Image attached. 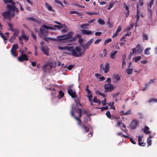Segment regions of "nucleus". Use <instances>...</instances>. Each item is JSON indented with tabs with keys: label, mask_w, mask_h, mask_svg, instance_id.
Here are the masks:
<instances>
[{
	"label": "nucleus",
	"mask_w": 157,
	"mask_h": 157,
	"mask_svg": "<svg viewBox=\"0 0 157 157\" xmlns=\"http://www.w3.org/2000/svg\"><path fill=\"white\" fill-rule=\"evenodd\" d=\"M143 40H147L148 39L147 36V34H144L143 35Z\"/></svg>",
	"instance_id": "48"
},
{
	"label": "nucleus",
	"mask_w": 157,
	"mask_h": 157,
	"mask_svg": "<svg viewBox=\"0 0 157 157\" xmlns=\"http://www.w3.org/2000/svg\"><path fill=\"white\" fill-rule=\"evenodd\" d=\"M133 69L132 68H129L126 69V72L128 75L131 74L132 72Z\"/></svg>",
	"instance_id": "30"
},
{
	"label": "nucleus",
	"mask_w": 157,
	"mask_h": 157,
	"mask_svg": "<svg viewBox=\"0 0 157 157\" xmlns=\"http://www.w3.org/2000/svg\"><path fill=\"white\" fill-rule=\"evenodd\" d=\"M104 88L106 92H111L114 89L113 86L111 84H105L104 85Z\"/></svg>",
	"instance_id": "5"
},
{
	"label": "nucleus",
	"mask_w": 157,
	"mask_h": 157,
	"mask_svg": "<svg viewBox=\"0 0 157 157\" xmlns=\"http://www.w3.org/2000/svg\"><path fill=\"white\" fill-rule=\"evenodd\" d=\"M17 59L20 62H23L24 61L28 60V58L26 55H22L18 57Z\"/></svg>",
	"instance_id": "11"
},
{
	"label": "nucleus",
	"mask_w": 157,
	"mask_h": 157,
	"mask_svg": "<svg viewBox=\"0 0 157 157\" xmlns=\"http://www.w3.org/2000/svg\"><path fill=\"white\" fill-rule=\"evenodd\" d=\"M109 63H106L105 64V67H102V69L104 71V72L106 73L109 71Z\"/></svg>",
	"instance_id": "13"
},
{
	"label": "nucleus",
	"mask_w": 157,
	"mask_h": 157,
	"mask_svg": "<svg viewBox=\"0 0 157 157\" xmlns=\"http://www.w3.org/2000/svg\"><path fill=\"white\" fill-rule=\"evenodd\" d=\"M70 14H72L74 13L78 15H81L80 13L79 12L77 11H71L69 12Z\"/></svg>",
	"instance_id": "36"
},
{
	"label": "nucleus",
	"mask_w": 157,
	"mask_h": 157,
	"mask_svg": "<svg viewBox=\"0 0 157 157\" xmlns=\"http://www.w3.org/2000/svg\"><path fill=\"white\" fill-rule=\"evenodd\" d=\"M114 102H110L109 103L108 105L111 107V109H115V107L114 106Z\"/></svg>",
	"instance_id": "38"
},
{
	"label": "nucleus",
	"mask_w": 157,
	"mask_h": 157,
	"mask_svg": "<svg viewBox=\"0 0 157 157\" xmlns=\"http://www.w3.org/2000/svg\"><path fill=\"white\" fill-rule=\"evenodd\" d=\"M136 48L137 49V52L138 53H140L143 50V48H141L139 44H137L136 46Z\"/></svg>",
	"instance_id": "22"
},
{
	"label": "nucleus",
	"mask_w": 157,
	"mask_h": 157,
	"mask_svg": "<svg viewBox=\"0 0 157 157\" xmlns=\"http://www.w3.org/2000/svg\"><path fill=\"white\" fill-rule=\"evenodd\" d=\"M2 15L5 19L10 20L11 19L10 11L9 10L2 12Z\"/></svg>",
	"instance_id": "8"
},
{
	"label": "nucleus",
	"mask_w": 157,
	"mask_h": 157,
	"mask_svg": "<svg viewBox=\"0 0 157 157\" xmlns=\"http://www.w3.org/2000/svg\"><path fill=\"white\" fill-rule=\"evenodd\" d=\"M154 80L151 79L150 81L149 82L147 83H146L145 84V89H146L147 87L149 85L151 82H154Z\"/></svg>",
	"instance_id": "45"
},
{
	"label": "nucleus",
	"mask_w": 157,
	"mask_h": 157,
	"mask_svg": "<svg viewBox=\"0 0 157 157\" xmlns=\"http://www.w3.org/2000/svg\"><path fill=\"white\" fill-rule=\"evenodd\" d=\"M138 123V122L137 120H133L130 123L129 126L132 129H135Z\"/></svg>",
	"instance_id": "9"
},
{
	"label": "nucleus",
	"mask_w": 157,
	"mask_h": 157,
	"mask_svg": "<svg viewBox=\"0 0 157 157\" xmlns=\"http://www.w3.org/2000/svg\"><path fill=\"white\" fill-rule=\"evenodd\" d=\"M117 51H112L110 55V57L111 59H113L114 58V56L117 53Z\"/></svg>",
	"instance_id": "31"
},
{
	"label": "nucleus",
	"mask_w": 157,
	"mask_h": 157,
	"mask_svg": "<svg viewBox=\"0 0 157 157\" xmlns=\"http://www.w3.org/2000/svg\"><path fill=\"white\" fill-rule=\"evenodd\" d=\"M106 115L107 117L110 119L111 118V115L110 112L109 111H107L106 113Z\"/></svg>",
	"instance_id": "49"
},
{
	"label": "nucleus",
	"mask_w": 157,
	"mask_h": 157,
	"mask_svg": "<svg viewBox=\"0 0 157 157\" xmlns=\"http://www.w3.org/2000/svg\"><path fill=\"white\" fill-rule=\"evenodd\" d=\"M73 34V33L72 31H70L67 34L63 35L62 36H57L58 41L65 43L67 41V40L71 39L73 38L72 36Z\"/></svg>",
	"instance_id": "2"
},
{
	"label": "nucleus",
	"mask_w": 157,
	"mask_h": 157,
	"mask_svg": "<svg viewBox=\"0 0 157 157\" xmlns=\"http://www.w3.org/2000/svg\"><path fill=\"white\" fill-rule=\"evenodd\" d=\"M98 109H101L102 110H107L108 109V107L107 106L105 107H102L101 108H99Z\"/></svg>",
	"instance_id": "59"
},
{
	"label": "nucleus",
	"mask_w": 157,
	"mask_h": 157,
	"mask_svg": "<svg viewBox=\"0 0 157 157\" xmlns=\"http://www.w3.org/2000/svg\"><path fill=\"white\" fill-rule=\"evenodd\" d=\"M45 6L47 8L48 10L51 11H53V10L52 9V7L49 5L48 3L46 2L45 3Z\"/></svg>",
	"instance_id": "25"
},
{
	"label": "nucleus",
	"mask_w": 157,
	"mask_h": 157,
	"mask_svg": "<svg viewBox=\"0 0 157 157\" xmlns=\"http://www.w3.org/2000/svg\"><path fill=\"white\" fill-rule=\"evenodd\" d=\"M75 66V65H69L67 67V68L69 70H71L72 68Z\"/></svg>",
	"instance_id": "62"
},
{
	"label": "nucleus",
	"mask_w": 157,
	"mask_h": 157,
	"mask_svg": "<svg viewBox=\"0 0 157 157\" xmlns=\"http://www.w3.org/2000/svg\"><path fill=\"white\" fill-rule=\"evenodd\" d=\"M68 51L71 52L68 53L69 55H71L75 57H79L82 56V50L79 46H76L75 48L74 46H69L67 48Z\"/></svg>",
	"instance_id": "1"
},
{
	"label": "nucleus",
	"mask_w": 157,
	"mask_h": 157,
	"mask_svg": "<svg viewBox=\"0 0 157 157\" xmlns=\"http://www.w3.org/2000/svg\"><path fill=\"white\" fill-rule=\"evenodd\" d=\"M115 78L116 80L117 81H118L121 80V78L118 75H117L115 76Z\"/></svg>",
	"instance_id": "64"
},
{
	"label": "nucleus",
	"mask_w": 157,
	"mask_h": 157,
	"mask_svg": "<svg viewBox=\"0 0 157 157\" xmlns=\"http://www.w3.org/2000/svg\"><path fill=\"white\" fill-rule=\"evenodd\" d=\"M141 59V56H135L133 58V59L134 60L135 62H137L138 61Z\"/></svg>",
	"instance_id": "32"
},
{
	"label": "nucleus",
	"mask_w": 157,
	"mask_h": 157,
	"mask_svg": "<svg viewBox=\"0 0 157 157\" xmlns=\"http://www.w3.org/2000/svg\"><path fill=\"white\" fill-rule=\"evenodd\" d=\"M147 10L149 13L150 14V16H151L152 14V12L151 8H147Z\"/></svg>",
	"instance_id": "56"
},
{
	"label": "nucleus",
	"mask_w": 157,
	"mask_h": 157,
	"mask_svg": "<svg viewBox=\"0 0 157 157\" xmlns=\"http://www.w3.org/2000/svg\"><path fill=\"white\" fill-rule=\"evenodd\" d=\"M98 22L101 25H103L105 24V21L101 18H100L98 20Z\"/></svg>",
	"instance_id": "28"
},
{
	"label": "nucleus",
	"mask_w": 157,
	"mask_h": 157,
	"mask_svg": "<svg viewBox=\"0 0 157 157\" xmlns=\"http://www.w3.org/2000/svg\"><path fill=\"white\" fill-rule=\"evenodd\" d=\"M18 48V45L15 44L12 47L10 50L11 54L13 56L16 57L17 55V53L16 52V51Z\"/></svg>",
	"instance_id": "4"
},
{
	"label": "nucleus",
	"mask_w": 157,
	"mask_h": 157,
	"mask_svg": "<svg viewBox=\"0 0 157 157\" xmlns=\"http://www.w3.org/2000/svg\"><path fill=\"white\" fill-rule=\"evenodd\" d=\"M120 93L119 92H117L116 94H113V98L115 99V101H118L117 96L119 95Z\"/></svg>",
	"instance_id": "29"
},
{
	"label": "nucleus",
	"mask_w": 157,
	"mask_h": 157,
	"mask_svg": "<svg viewBox=\"0 0 157 157\" xmlns=\"http://www.w3.org/2000/svg\"><path fill=\"white\" fill-rule=\"evenodd\" d=\"M41 50L46 55L48 56L49 55V50L47 46L41 47Z\"/></svg>",
	"instance_id": "12"
},
{
	"label": "nucleus",
	"mask_w": 157,
	"mask_h": 157,
	"mask_svg": "<svg viewBox=\"0 0 157 157\" xmlns=\"http://www.w3.org/2000/svg\"><path fill=\"white\" fill-rule=\"evenodd\" d=\"M148 102L151 103V102H154L155 103H157V99L155 98H152L149 99L148 101Z\"/></svg>",
	"instance_id": "37"
},
{
	"label": "nucleus",
	"mask_w": 157,
	"mask_h": 157,
	"mask_svg": "<svg viewBox=\"0 0 157 157\" xmlns=\"http://www.w3.org/2000/svg\"><path fill=\"white\" fill-rule=\"evenodd\" d=\"M89 86L88 85H86V86L85 90L87 92V97L88 98L90 102L91 105H92V102L91 98L92 97V95L91 94V91L89 89Z\"/></svg>",
	"instance_id": "7"
},
{
	"label": "nucleus",
	"mask_w": 157,
	"mask_h": 157,
	"mask_svg": "<svg viewBox=\"0 0 157 157\" xmlns=\"http://www.w3.org/2000/svg\"><path fill=\"white\" fill-rule=\"evenodd\" d=\"M154 2L151 1L150 3H149L148 8H151Z\"/></svg>",
	"instance_id": "63"
},
{
	"label": "nucleus",
	"mask_w": 157,
	"mask_h": 157,
	"mask_svg": "<svg viewBox=\"0 0 157 157\" xmlns=\"http://www.w3.org/2000/svg\"><path fill=\"white\" fill-rule=\"evenodd\" d=\"M119 33H118V32H117V31L115 32V33H114L113 34V35H112V37L113 38H115L116 36H117L118 34Z\"/></svg>",
	"instance_id": "57"
},
{
	"label": "nucleus",
	"mask_w": 157,
	"mask_h": 157,
	"mask_svg": "<svg viewBox=\"0 0 157 157\" xmlns=\"http://www.w3.org/2000/svg\"><path fill=\"white\" fill-rule=\"evenodd\" d=\"M147 143L148 146H150L151 144L152 140L149 138H147Z\"/></svg>",
	"instance_id": "44"
},
{
	"label": "nucleus",
	"mask_w": 157,
	"mask_h": 157,
	"mask_svg": "<svg viewBox=\"0 0 157 157\" xmlns=\"http://www.w3.org/2000/svg\"><path fill=\"white\" fill-rule=\"evenodd\" d=\"M27 19L28 20L31 21H33L35 22V21H36V19L35 18H34L33 17H30L27 18Z\"/></svg>",
	"instance_id": "53"
},
{
	"label": "nucleus",
	"mask_w": 157,
	"mask_h": 157,
	"mask_svg": "<svg viewBox=\"0 0 157 157\" xmlns=\"http://www.w3.org/2000/svg\"><path fill=\"white\" fill-rule=\"evenodd\" d=\"M68 47H69V46H65V47H64L59 46L58 48L59 49L62 50H63L64 49H66V50H68V48H68Z\"/></svg>",
	"instance_id": "43"
},
{
	"label": "nucleus",
	"mask_w": 157,
	"mask_h": 157,
	"mask_svg": "<svg viewBox=\"0 0 157 157\" xmlns=\"http://www.w3.org/2000/svg\"><path fill=\"white\" fill-rule=\"evenodd\" d=\"M93 39H91L89 40L85 45V50L89 48L91 43L93 42Z\"/></svg>",
	"instance_id": "15"
},
{
	"label": "nucleus",
	"mask_w": 157,
	"mask_h": 157,
	"mask_svg": "<svg viewBox=\"0 0 157 157\" xmlns=\"http://www.w3.org/2000/svg\"><path fill=\"white\" fill-rule=\"evenodd\" d=\"M75 98V101L76 103V106L77 107H78V106H82V104L80 102V98H78L76 96Z\"/></svg>",
	"instance_id": "17"
},
{
	"label": "nucleus",
	"mask_w": 157,
	"mask_h": 157,
	"mask_svg": "<svg viewBox=\"0 0 157 157\" xmlns=\"http://www.w3.org/2000/svg\"><path fill=\"white\" fill-rule=\"evenodd\" d=\"M112 39L111 38H109L107 40H105L104 43V45H105L106 44L110 42L111 41Z\"/></svg>",
	"instance_id": "50"
},
{
	"label": "nucleus",
	"mask_w": 157,
	"mask_h": 157,
	"mask_svg": "<svg viewBox=\"0 0 157 157\" xmlns=\"http://www.w3.org/2000/svg\"><path fill=\"white\" fill-rule=\"evenodd\" d=\"M123 5L124 6V7L125 9V10L127 11L129 10V7H128V6L127 5L126 3H123Z\"/></svg>",
	"instance_id": "47"
},
{
	"label": "nucleus",
	"mask_w": 157,
	"mask_h": 157,
	"mask_svg": "<svg viewBox=\"0 0 157 157\" xmlns=\"http://www.w3.org/2000/svg\"><path fill=\"white\" fill-rule=\"evenodd\" d=\"M75 5L81 8H85V7L84 6L81 5H79V4L75 3Z\"/></svg>",
	"instance_id": "60"
},
{
	"label": "nucleus",
	"mask_w": 157,
	"mask_h": 157,
	"mask_svg": "<svg viewBox=\"0 0 157 157\" xmlns=\"http://www.w3.org/2000/svg\"><path fill=\"white\" fill-rule=\"evenodd\" d=\"M3 1L5 4L11 3L13 4L14 3V2H13V0H3Z\"/></svg>",
	"instance_id": "40"
},
{
	"label": "nucleus",
	"mask_w": 157,
	"mask_h": 157,
	"mask_svg": "<svg viewBox=\"0 0 157 157\" xmlns=\"http://www.w3.org/2000/svg\"><path fill=\"white\" fill-rule=\"evenodd\" d=\"M21 37V39H24L25 41H27L29 40V38L26 36L24 34H23L20 36Z\"/></svg>",
	"instance_id": "34"
},
{
	"label": "nucleus",
	"mask_w": 157,
	"mask_h": 157,
	"mask_svg": "<svg viewBox=\"0 0 157 157\" xmlns=\"http://www.w3.org/2000/svg\"><path fill=\"white\" fill-rule=\"evenodd\" d=\"M140 12H136V14L135 16V17L136 18V24H135V27H136L137 26V23H138L139 18H140Z\"/></svg>",
	"instance_id": "23"
},
{
	"label": "nucleus",
	"mask_w": 157,
	"mask_h": 157,
	"mask_svg": "<svg viewBox=\"0 0 157 157\" xmlns=\"http://www.w3.org/2000/svg\"><path fill=\"white\" fill-rule=\"evenodd\" d=\"M89 25L88 23L80 25V27L82 29H85L86 26H88Z\"/></svg>",
	"instance_id": "46"
},
{
	"label": "nucleus",
	"mask_w": 157,
	"mask_h": 157,
	"mask_svg": "<svg viewBox=\"0 0 157 157\" xmlns=\"http://www.w3.org/2000/svg\"><path fill=\"white\" fill-rule=\"evenodd\" d=\"M67 92L71 96L72 98H75L76 97V95L75 91L71 88H68L67 90Z\"/></svg>",
	"instance_id": "10"
},
{
	"label": "nucleus",
	"mask_w": 157,
	"mask_h": 157,
	"mask_svg": "<svg viewBox=\"0 0 157 157\" xmlns=\"http://www.w3.org/2000/svg\"><path fill=\"white\" fill-rule=\"evenodd\" d=\"M77 38H78L79 39L82 38V36L79 34H77L75 36L73 37L69 40V41L70 42L75 41L76 40Z\"/></svg>",
	"instance_id": "18"
},
{
	"label": "nucleus",
	"mask_w": 157,
	"mask_h": 157,
	"mask_svg": "<svg viewBox=\"0 0 157 157\" xmlns=\"http://www.w3.org/2000/svg\"><path fill=\"white\" fill-rule=\"evenodd\" d=\"M5 35H4L0 30V36L5 41L7 40V38L9 36V33H5Z\"/></svg>",
	"instance_id": "16"
},
{
	"label": "nucleus",
	"mask_w": 157,
	"mask_h": 157,
	"mask_svg": "<svg viewBox=\"0 0 157 157\" xmlns=\"http://www.w3.org/2000/svg\"><path fill=\"white\" fill-rule=\"evenodd\" d=\"M15 7L14 6L10 5L9 4L7 5L6 6L9 9L8 10H9L10 11V10H14Z\"/></svg>",
	"instance_id": "27"
},
{
	"label": "nucleus",
	"mask_w": 157,
	"mask_h": 157,
	"mask_svg": "<svg viewBox=\"0 0 157 157\" xmlns=\"http://www.w3.org/2000/svg\"><path fill=\"white\" fill-rule=\"evenodd\" d=\"M131 109H129L127 112L124 113L123 111H121L120 112V115H130L131 114Z\"/></svg>",
	"instance_id": "21"
},
{
	"label": "nucleus",
	"mask_w": 157,
	"mask_h": 157,
	"mask_svg": "<svg viewBox=\"0 0 157 157\" xmlns=\"http://www.w3.org/2000/svg\"><path fill=\"white\" fill-rule=\"evenodd\" d=\"M113 2H110L109 5V6L108 7L107 9L110 10V9L113 7Z\"/></svg>",
	"instance_id": "52"
},
{
	"label": "nucleus",
	"mask_w": 157,
	"mask_h": 157,
	"mask_svg": "<svg viewBox=\"0 0 157 157\" xmlns=\"http://www.w3.org/2000/svg\"><path fill=\"white\" fill-rule=\"evenodd\" d=\"M86 14H88L90 15H98V12H87L86 13Z\"/></svg>",
	"instance_id": "42"
},
{
	"label": "nucleus",
	"mask_w": 157,
	"mask_h": 157,
	"mask_svg": "<svg viewBox=\"0 0 157 157\" xmlns=\"http://www.w3.org/2000/svg\"><path fill=\"white\" fill-rule=\"evenodd\" d=\"M44 29H52V28L51 27H49L46 25H44L42 27Z\"/></svg>",
	"instance_id": "51"
},
{
	"label": "nucleus",
	"mask_w": 157,
	"mask_h": 157,
	"mask_svg": "<svg viewBox=\"0 0 157 157\" xmlns=\"http://www.w3.org/2000/svg\"><path fill=\"white\" fill-rule=\"evenodd\" d=\"M110 22V19L109 18H108V22L107 23L106 25L109 27V28H112L113 26V24H111L109 22Z\"/></svg>",
	"instance_id": "39"
},
{
	"label": "nucleus",
	"mask_w": 157,
	"mask_h": 157,
	"mask_svg": "<svg viewBox=\"0 0 157 157\" xmlns=\"http://www.w3.org/2000/svg\"><path fill=\"white\" fill-rule=\"evenodd\" d=\"M101 40L102 39H98L95 41L94 43L95 44H99L100 42L101 41Z\"/></svg>",
	"instance_id": "54"
},
{
	"label": "nucleus",
	"mask_w": 157,
	"mask_h": 157,
	"mask_svg": "<svg viewBox=\"0 0 157 157\" xmlns=\"http://www.w3.org/2000/svg\"><path fill=\"white\" fill-rule=\"evenodd\" d=\"M143 1L144 0H139V3L137 4H139V5L141 6H142L144 4Z\"/></svg>",
	"instance_id": "61"
},
{
	"label": "nucleus",
	"mask_w": 157,
	"mask_h": 157,
	"mask_svg": "<svg viewBox=\"0 0 157 157\" xmlns=\"http://www.w3.org/2000/svg\"><path fill=\"white\" fill-rule=\"evenodd\" d=\"M71 112V116L77 121L78 124L79 125L81 126L82 129H85L86 132H87L89 131V128L85 126L84 124H82L81 120L80 118H78V117H77L74 115L73 110H72Z\"/></svg>",
	"instance_id": "3"
},
{
	"label": "nucleus",
	"mask_w": 157,
	"mask_h": 157,
	"mask_svg": "<svg viewBox=\"0 0 157 157\" xmlns=\"http://www.w3.org/2000/svg\"><path fill=\"white\" fill-rule=\"evenodd\" d=\"M138 144L140 146H144L145 145V143L142 142V138L140 136H138Z\"/></svg>",
	"instance_id": "24"
},
{
	"label": "nucleus",
	"mask_w": 157,
	"mask_h": 157,
	"mask_svg": "<svg viewBox=\"0 0 157 157\" xmlns=\"http://www.w3.org/2000/svg\"><path fill=\"white\" fill-rule=\"evenodd\" d=\"M142 130L146 134H148L151 133V132L149 131V128L147 126H145L144 128L142 129Z\"/></svg>",
	"instance_id": "20"
},
{
	"label": "nucleus",
	"mask_w": 157,
	"mask_h": 157,
	"mask_svg": "<svg viewBox=\"0 0 157 157\" xmlns=\"http://www.w3.org/2000/svg\"><path fill=\"white\" fill-rule=\"evenodd\" d=\"M93 102L94 103H98L99 102V100H98L97 99V98L96 97H94V99L93 100Z\"/></svg>",
	"instance_id": "55"
},
{
	"label": "nucleus",
	"mask_w": 157,
	"mask_h": 157,
	"mask_svg": "<svg viewBox=\"0 0 157 157\" xmlns=\"http://www.w3.org/2000/svg\"><path fill=\"white\" fill-rule=\"evenodd\" d=\"M40 32L39 33V36L41 38L44 36H46L48 35V31L44 29L42 27H41L40 29Z\"/></svg>",
	"instance_id": "6"
},
{
	"label": "nucleus",
	"mask_w": 157,
	"mask_h": 157,
	"mask_svg": "<svg viewBox=\"0 0 157 157\" xmlns=\"http://www.w3.org/2000/svg\"><path fill=\"white\" fill-rule=\"evenodd\" d=\"M8 25L9 27V30L12 31H13L14 29H13L12 24L11 23H8Z\"/></svg>",
	"instance_id": "35"
},
{
	"label": "nucleus",
	"mask_w": 157,
	"mask_h": 157,
	"mask_svg": "<svg viewBox=\"0 0 157 157\" xmlns=\"http://www.w3.org/2000/svg\"><path fill=\"white\" fill-rule=\"evenodd\" d=\"M45 41L48 42L49 41H56L57 42H58L57 39H56V38H50V37H46V36H44L43 37V38H42Z\"/></svg>",
	"instance_id": "14"
},
{
	"label": "nucleus",
	"mask_w": 157,
	"mask_h": 157,
	"mask_svg": "<svg viewBox=\"0 0 157 157\" xmlns=\"http://www.w3.org/2000/svg\"><path fill=\"white\" fill-rule=\"evenodd\" d=\"M59 95L58 96V98L59 99H60L64 96V94L61 90L59 91Z\"/></svg>",
	"instance_id": "26"
},
{
	"label": "nucleus",
	"mask_w": 157,
	"mask_h": 157,
	"mask_svg": "<svg viewBox=\"0 0 157 157\" xmlns=\"http://www.w3.org/2000/svg\"><path fill=\"white\" fill-rule=\"evenodd\" d=\"M14 33L13 34V36H17L18 35V29L14 30Z\"/></svg>",
	"instance_id": "41"
},
{
	"label": "nucleus",
	"mask_w": 157,
	"mask_h": 157,
	"mask_svg": "<svg viewBox=\"0 0 157 157\" xmlns=\"http://www.w3.org/2000/svg\"><path fill=\"white\" fill-rule=\"evenodd\" d=\"M151 49L150 48H146L144 50V54L148 55L150 53L149 52V51Z\"/></svg>",
	"instance_id": "33"
},
{
	"label": "nucleus",
	"mask_w": 157,
	"mask_h": 157,
	"mask_svg": "<svg viewBox=\"0 0 157 157\" xmlns=\"http://www.w3.org/2000/svg\"><path fill=\"white\" fill-rule=\"evenodd\" d=\"M55 2L63 6V4L61 1L59 0H54Z\"/></svg>",
	"instance_id": "58"
},
{
	"label": "nucleus",
	"mask_w": 157,
	"mask_h": 157,
	"mask_svg": "<svg viewBox=\"0 0 157 157\" xmlns=\"http://www.w3.org/2000/svg\"><path fill=\"white\" fill-rule=\"evenodd\" d=\"M82 34L84 35H90L92 34V32L90 31L86 30L85 29H82L81 30Z\"/></svg>",
	"instance_id": "19"
}]
</instances>
